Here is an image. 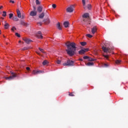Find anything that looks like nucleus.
Returning <instances> with one entry per match:
<instances>
[{"mask_svg":"<svg viewBox=\"0 0 128 128\" xmlns=\"http://www.w3.org/2000/svg\"><path fill=\"white\" fill-rule=\"evenodd\" d=\"M76 43L72 42H68L66 44V46L67 47V50H66V52L70 56H72L74 54V52L76 50Z\"/></svg>","mask_w":128,"mask_h":128,"instance_id":"f257e3e1","label":"nucleus"},{"mask_svg":"<svg viewBox=\"0 0 128 128\" xmlns=\"http://www.w3.org/2000/svg\"><path fill=\"white\" fill-rule=\"evenodd\" d=\"M102 50H104V52H112V50H114V48L103 46L102 47Z\"/></svg>","mask_w":128,"mask_h":128,"instance_id":"f03ea898","label":"nucleus"},{"mask_svg":"<svg viewBox=\"0 0 128 128\" xmlns=\"http://www.w3.org/2000/svg\"><path fill=\"white\" fill-rule=\"evenodd\" d=\"M11 74H12V76H10V77H6V80H14V78H16V76H18V75L14 74V72H11Z\"/></svg>","mask_w":128,"mask_h":128,"instance_id":"7ed1b4c3","label":"nucleus"},{"mask_svg":"<svg viewBox=\"0 0 128 128\" xmlns=\"http://www.w3.org/2000/svg\"><path fill=\"white\" fill-rule=\"evenodd\" d=\"M74 62L70 60H68L67 62L63 63V66H74Z\"/></svg>","mask_w":128,"mask_h":128,"instance_id":"20e7f679","label":"nucleus"},{"mask_svg":"<svg viewBox=\"0 0 128 128\" xmlns=\"http://www.w3.org/2000/svg\"><path fill=\"white\" fill-rule=\"evenodd\" d=\"M86 52H88V48L81 49L78 51L79 54H84Z\"/></svg>","mask_w":128,"mask_h":128,"instance_id":"39448f33","label":"nucleus"},{"mask_svg":"<svg viewBox=\"0 0 128 128\" xmlns=\"http://www.w3.org/2000/svg\"><path fill=\"white\" fill-rule=\"evenodd\" d=\"M74 6L73 5L68 7L66 9L67 12H74Z\"/></svg>","mask_w":128,"mask_h":128,"instance_id":"423d86ee","label":"nucleus"},{"mask_svg":"<svg viewBox=\"0 0 128 128\" xmlns=\"http://www.w3.org/2000/svg\"><path fill=\"white\" fill-rule=\"evenodd\" d=\"M44 71L41 70H34L32 71V74H44Z\"/></svg>","mask_w":128,"mask_h":128,"instance_id":"0eeeda50","label":"nucleus"},{"mask_svg":"<svg viewBox=\"0 0 128 128\" xmlns=\"http://www.w3.org/2000/svg\"><path fill=\"white\" fill-rule=\"evenodd\" d=\"M36 36L38 38H40V39H42V38H44L42 36V32L40 31H39L38 32V33L36 34Z\"/></svg>","mask_w":128,"mask_h":128,"instance_id":"6e6552de","label":"nucleus"},{"mask_svg":"<svg viewBox=\"0 0 128 128\" xmlns=\"http://www.w3.org/2000/svg\"><path fill=\"white\" fill-rule=\"evenodd\" d=\"M23 40L25 42H26V44H30V42H32V40L28 38H24Z\"/></svg>","mask_w":128,"mask_h":128,"instance_id":"1a4fd4ad","label":"nucleus"},{"mask_svg":"<svg viewBox=\"0 0 128 128\" xmlns=\"http://www.w3.org/2000/svg\"><path fill=\"white\" fill-rule=\"evenodd\" d=\"M38 12H36V11H32L30 12V16H36Z\"/></svg>","mask_w":128,"mask_h":128,"instance_id":"9d476101","label":"nucleus"},{"mask_svg":"<svg viewBox=\"0 0 128 128\" xmlns=\"http://www.w3.org/2000/svg\"><path fill=\"white\" fill-rule=\"evenodd\" d=\"M42 8H43V7L42 6H38L37 8V10L38 12H42Z\"/></svg>","mask_w":128,"mask_h":128,"instance_id":"9b49d317","label":"nucleus"},{"mask_svg":"<svg viewBox=\"0 0 128 128\" xmlns=\"http://www.w3.org/2000/svg\"><path fill=\"white\" fill-rule=\"evenodd\" d=\"M98 28H96V26H94L93 28H92V34H94L96 32Z\"/></svg>","mask_w":128,"mask_h":128,"instance_id":"f8f14e48","label":"nucleus"},{"mask_svg":"<svg viewBox=\"0 0 128 128\" xmlns=\"http://www.w3.org/2000/svg\"><path fill=\"white\" fill-rule=\"evenodd\" d=\"M16 12H17V16L19 18H22V14L20 13V10L17 9L16 10Z\"/></svg>","mask_w":128,"mask_h":128,"instance_id":"ddd939ff","label":"nucleus"},{"mask_svg":"<svg viewBox=\"0 0 128 128\" xmlns=\"http://www.w3.org/2000/svg\"><path fill=\"white\" fill-rule=\"evenodd\" d=\"M20 24L22 26H28V23H26L24 21H21Z\"/></svg>","mask_w":128,"mask_h":128,"instance_id":"4468645a","label":"nucleus"},{"mask_svg":"<svg viewBox=\"0 0 128 128\" xmlns=\"http://www.w3.org/2000/svg\"><path fill=\"white\" fill-rule=\"evenodd\" d=\"M44 22L46 24H48L50 22V19L46 18L44 20Z\"/></svg>","mask_w":128,"mask_h":128,"instance_id":"2eb2a0df","label":"nucleus"},{"mask_svg":"<svg viewBox=\"0 0 128 128\" xmlns=\"http://www.w3.org/2000/svg\"><path fill=\"white\" fill-rule=\"evenodd\" d=\"M70 24V23L68 22H65L64 23V26L65 28H68V26Z\"/></svg>","mask_w":128,"mask_h":128,"instance_id":"dca6fc26","label":"nucleus"},{"mask_svg":"<svg viewBox=\"0 0 128 128\" xmlns=\"http://www.w3.org/2000/svg\"><path fill=\"white\" fill-rule=\"evenodd\" d=\"M44 13L42 12V14H40L38 18H44Z\"/></svg>","mask_w":128,"mask_h":128,"instance_id":"f3484780","label":"nucleus"},{"mask_svg":"<svg viewBox=\"0 0 128 128\" xmlns=\"http://www.w3.org/2000/svg\"><path fill=\"white\" fill-rule=\"evenodd\" d=\"M83 18H88V16H90V14H88V13H85L83 14L82 16Z\"/></svg>","mask_w":128,"mask_h":128,"instance_id":"a211bd4d","label":"nucleus"},{"mask_svg":"<svg viewBox=\"0 0 128 128\" xmlns=\"http://www.w3.org/2000/svg\"><path fill=\"white\" fill-rule=\"evenodd\" d=\"M4 27L5 28L8 29V28H10V24L8 23H6V24L4 25Z\"/></svg>","mask_w":128,"mask_h":128,"instance_id":"6ab92c4d","label":"nucleus"},{"mask_svg":"<svg viewBox=\"0 0 128 128\" xmlns=\"http://www.w3.org/2000/svg\"><path fill=\"white\" fill-rule=\"evenodd\" d=\"M86 66H94V62H88L87 63Z\"/></svg>","mask_w":128,"mask_h":128,"instance_id":"aec40b11","label":"nucleus"},{"mask_svg":"<svg viewBox=\"0 0 128 128\" xmlns=\"http://www.w3.org/2000/svg\"><path fill=\"white\" fill-rule=\"evenodd\" d=\"M12 20L14 22H18V17L16 16L12 18Z\"/></svg>","mask_w":128,"mask_h":128,"instance_id":"412c9836","label":"nucleus"},{"mask_svg":"<svg viewBox=\"0 0 128 128\" xmlns=\"http://www.w3.org/2000/svg\"><path fill=\"white\" fill-rule=\"evenodd\" d=\"M80 44L81 46H86V42H80Z\"/></svg>","mask_w":128,"mask_h":128,"instance_id":"4be33fe9","label":"nucleus"},{"mask_svg":"<svg viewBox=\"0 0 128 128\" xmlns=\"http://www.w3.org/2000/svg\"><path fill=\"white\" fill-rule=\"evenodd\" d=\"M56 26L60 30H62V28H60V23H58Z\"/></svg>","mask_w":128,"mask_h":128,"instance_id":"5701e85b","label":"nucleus"},{"mask_svg":"<svg viewBox=\"0 0 128 128\" xmlns=\"http://www.w3.org/2000/svg\"><path fill=\"white\" fill-rule=\"evenodd\" d=\"M48 64V62L46 60H44L42 62L43 66H46V64Z\"/></svg>","mask_w":128,"mask_h":128,"instance_id":"b1692460","label":"nucleus"},{"mask_svg":"<svg viewBox=\"0 0 128 128\" xmlns=\"http://www.w3.org/2000/svg\"><path fill=\"white\" fill-rule=\"evenodd\" d=\"M2 16L6 17V11H3L2 12Z\"/></svg>","mask_w":128,"mask_h":128,"instance_id":"393cba45","label":"nucleus"},{"mask_svg":"<svg viewBox=\"0 0 128 128\" xmlns=\"http://www.w3.org/2000/svg\"><path fill=\"white\" fill-rule=\"evenodd\" d=\"M88 60L90 62H94V60H94L92 58H90V57Z\"/></svg>","mask_w":128,"mask_h":128,"instance_id":"a878e982","label":"nucleus"},{"mask_svg":"<svg viewBox=\"0 0 128 128\" xmlns=\"http://www.w3.org/2000/svg\"><path fill=\"white\" fill-rule=\"evenodd\" d=\"M121 62H122V60H116V64H120Z\"/></svg>","mask_w":128,"mask_h":128,"instance_id":"bb28decb","label":"nucleus"},{"mask_svg":"<svg viewBox=\"0 0 128 128\" xmlns=\"http://www.w3.org/2000/svg\"><path fill=\"white\" fill-rule=\"evenodd\" d=\"M14 16V14L12 13H10L9 14V18H12Z\"/></svg>","mask_w":128,"mask_h":128,"instance_id":"cd10ccee","label":"nucleus"},{"mask_svg":"<svg viewBox=\"0 0 128 128\" xmlns=\"http://www.w3.org/2000/svg\"><path fill=\"white\" fill-rule=\"evenodd\" d=\"M82 2L84 6H86V0H82Z\"/></svg>","mask_w":128,"mask_h":128,"instance_id":"c85d7f7f","label":"nucleus"},{"mask_svg":"<svg viewBox=\"0 0 128 128\" xmlns=\"http://www.w3.org/2000/svg\"><path fill=\"white\" fill-rule=\"evenodd\" d=\"M36 4H40V2L38 0H36Z\"/></svg>","mask_w":128,"mask_h":128,"instance_id":"c756f323","label":"nucleus"},{"mask_svg":"<svg viewBox=\"0 0 128 128\" xmlns=\"http://www.w3.org/2000/svg\"><path fill=\"white\" fill-rule=\"evenodd\" d=\"M91 8H92V5L90 4H88V10H90Z\"/></svg>","mask_w":128,"mask_h":128,"instance_id":"7c9ffc66","label":"nucleus"},{"mask_svg":"<svg viewBox=\"0 0 128 128\" xmlns=\"http://www.w3.org/2000/svg\"><path fill=\"white\" fill-rule=\"evenodd\" d=\"M83 58H84V60H88L89 57H88V56H84L83 57Z\"/></svg>","mask_w":128,"mask_h":128,"instance_id":"2f4dec72","label":"nucleus"},{"mask_svg":"<svg viewBox=\"0 0 128 128\" xmlns=\"http://www.w3.org/2000/svg\"><path fill=\"white\" fill-rule=\"evenodd\" d=\"M16 36H18V38H20V34L18 33V32H16Z\"/></svg>","mask_w":128,"mask_h":128,"instance_id":"473e14b6","label":"nucleus"},{"mask_svg":"<svg viewBox=\"0 0 128 128\" xmlns=\"http://www.w3.org/2000/svg\"><path fill=\"white\" fill-rule=\"evenodd\" d=\"M86 36L88 38H92V35H91L90 34H87Z\"/></svg>","mask_w":128,"mask_h":128,"instance_id":"72a5a7b5","label":"nucleus"},{"mask_svg":"<svg viewBox=\"0 0 128 128\" xmlns=\"http://www.w3.org/2000/svg\"><path fill=\"white\" fill-rule=\"evenodd\" d=\"M39 50H40V52H43V54H44V49H42V48H39Z\"/></svg>","mask_w":128,"mask_h":128,"instance_id":"f704fd0d","label":"nucleus"},{"mask_svg":"<svg viewBox=\"0 0 128 128\" xmlns=\"http://www.w3.org/2000/svg\"><path fill=\"white\" fill-rule=\"evenodd\" d=\"M56 62L58 64H60V62H62V61L60 60H57Z\"/></svg>","mask_w":128,"mask_h":128,"instance_id":"c9c22d12","label":"nucleus"},{"mask_svg":"<svg viewBox=\"0 0 128 128\" xmlns=\"http://www.w3.org/2000/svg\"><path fill=\"white\" fill-rule=\"evenodd\" d=\"M52 7L53 8H56V4H53Z\"/></svg>","mask_w":128,"mask_h":128,"instance_id":"e433bc0d","label":"nucleus"},{"mask_svg":"<svg viewBox=\"0 0 128 128\" xmlns=\"http://www.w3.org/2000/svg\"><path fill=\"white\" fill-rule=\"evenodd\" d=\"M20 18H22V20H24V14H22L21 15Z\"/></svg>","mask_w":128,"mask_h":128,"instance_id":"4c0bfd02","label":"nucleus"},{"mask_svg":"<svg viewBox=\"0 0 128 128\" xmlns=\"http://www.w3.org/2000/svg\"><path fill=\"white\" fill-rule=\"evenodd\" d=\"M15 30H16V28L14 26H13L12 28V32H14Z\"/></svg>","mask_w":128,"mask_h":128,"instance_id":"58836bf2","label":"nucleus"},{"mask_svg":"<svg viewBox=\"0 0 128 128\" xmlns=\"http://www.w3.org/2000/svg\"><path fill=\"white\" fill-rule=\"evenodd\" d=\"M28 47H24V48H23V50H28Z\"/></svg>","mask_w":128,"mask_h":128,"instance_id":"ea45409f","label":"nucleus"},{"mask_svg":"<svg viewBox=\"0 0 128 128\" xmlns=\"http://www.w3.org/2000/svg\"><path fill=\"white\" fill-rule=\"evenodd\" d=\"M104 58H106L107 60L108 58V55H104Z\"/></svg>","mask_w":128,"mask_h":128,"instance_id":"a19ab883","label":"nucleus"},{"mask_svg":"<svg viewBox=\"0 0 128 128\" xmlns=\"http://www.w3.org/2000/svg\"><path fill=\"white\" fill-rule=\"evenodd\" d=\"M104 66H105V68H108V64H104Z\"/></svg>","mask_w":128,"mask_h":128,"instance_id":"79ce46f5","label":"nucleus"},{"mask_svg":"<svg viewBox=\"0 0 128 128\" xmlns=\"http://www.w3.org/2000/svg\"><path fill=\"white\" fill-rule=\"evenodd\" d=\"M69 96H74V94H72V93H70V94H69Z\"/></svg>","mask_w":128,"mask_h":128,"instance_id":"37998d69","label":"nucleus"},{"mask_svg":"<svg viewBox=\"0 0 128 128\" xmlns=\"http://www.w3.org/2000/svg\"><path fill=\"white\" fill-rule=\"evenodd\" d=\"M10 2H12V4H14V1L10 0Z\"/></svg>","mask_w":128,"mask_h":128,"instance_id":"c03bdc74","label":"nucleus"},{"mask_svg":"<svg viewBox=\"0 0 128 128\" xmlns=\"http://www.w3.org/2000/svg\"><path fill=\"white\" fill-rule=\"evenodd\" d=\"M26 69L27 70H30V67H27Z\"/></svg>","mask_w":128,"mask_h":128,"instance_id":"a18cd8bd","label":"nucleus"},{"mask_svg":"<svg viewBox=\"0 0 128 128\" xmlns=\"http://www.w3.org/2000/svg\"><path fill=\"white\" fill-rule=\"evenodd\" d=\"M80 60L81 62H82V61L84 60V59H82V58H80Z\"/></svg>","mask_w":128,"mask_h":128,"instance_id":"49530a36","label":"nucleus"},{"mask_svg":"<svg viewBox=\"0 0 128 128\" xmlns=\"http://www.w3.org/2000/svg\"><path fill=\"white\" fill-rule=\"evenodd\" d=\"M33 8H34V10H36V6H34Z\"/></svg>","mask_w":128,"mask_h":128,"instance_id":"de8ad7c7","label":"nucleus"},{"mask_svg":"<svg viewBox=\"0 0 128 128\" xmlns=\"http://www.w3.org/2000/svg\"><path fill=\"white\" fill-rule=\"evenodd\" d=\"M3 6H0V10H1V8H2Z\"/></svg>","mask_w":128,"mask_h":128,"instance_id":"09e8293b","label":"nucleus"},{"mask_svg":"<svg viewBox=\"0 0 128 128\" xmlns=\"http://www.w3.org/2000/svg\"><path fill=\"white\" fill-rule=\"evenodd\" d=\"M38 24H40V26H42V22H39Z\"/></svg>","mask_w":128,"mask_h":128,"instance_id":"8fccbe9b","label":"nucleus"},{"mask_svg":"<svg viewBox=\"0 0 128 128\" xmlns=\"http://www.w3.org/2000/svg\"><path fill=\"white\" fill-rule=\"evenodd\" d=\"M22 41L21 40H20V41H19V42H20Z\"/></svg>","mask_w":128,"mask_h":128,"instance_id":"3c124183","label":"nucleus"},{"mask_svg":"<svg viewBox=\"0 0 128 128\" xmlns=\"http://www.w3.org/2000/svg\"><path fill=\"white\" fill-rule=\"evenodd\" d=\"M0 34H1V32H0Z\"/></svg>","mask_w":128,"mask_h":128,"instance_id":"603ef678","label":"nucleus"}]
</instances>
